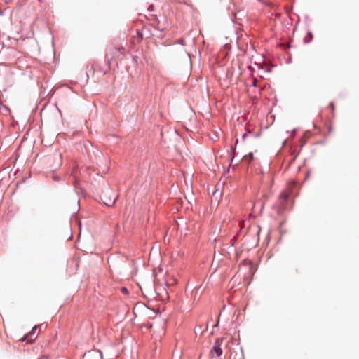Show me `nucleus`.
<instances>
[{
    "label": "nucleus",
    "instance_id": "nucleus-1",
    "mask_svg": "<svg viewBox=\"0 0 359 359\" xmlns=\"http://www.w3.org/2000/svg\"><path fill=\"white\" fill-rule=\"evenodd\" d=\"M290 196V191L285 190L283 191L279 197L278 202L280 203V208L284 210L287 208V201Z\"/></svg>",
    "mask_w": 359,
    "mask_h": 359
},
{
    "label": "nucleus",
    "instance_id": "nucleus-2",
    "mask_svg": "<svg viewBox=\"0 0 359 359\" xmlns=\"http://www.w3.org/2000/svg\"><path fill=\"white\" fill-rule=\"evenodd\" d=\"M116 197L114 198L113 199H109V201H104V203L107 205V206H112L114 205L115 202H116Z\"/></svg>",
    "mask_w": 359,
    "mask_h": 359
},
{
    "label": "nucleus",
    "instance_id": "nucleus-3",
    "mask_svg": "<svg viewBox=\"0 0 359 359\" xmlns=\"http://www.w3.org/2000/svg\"><path fill=\"white\" fill-rule=\"evenodd\" d=\"M253 159V154L252 152L249 153L248 155L244 156L243 160L250 161Z\"/></svg>",
    "mask_w": 359,
    "mask_h": 359
},
{
    "label": "nucleus",
    "instance_id": "nucleus-4",
    "mask_svg": "<svg viewBox=\"0 0 359 359\" xmlns=\"http://www.w3.org/2000/svg\"><path fill=\"white\" fill-rule=\"evenodd\" d=\"M37 328H38V326H34L32 328V331L30 332V333L29 334V335L34 334V333H35L36 330H37Z\"/></svg>",
    "mask_w": 359,
    "mask_h": 359
},
{
    "label": "nucleus",
    "instance_id": "nucleus-5",
    "mask_svg": "<svg viewBox=\"0 0 359 359\" xmlns=\"http://www.w3.org/2000/svg\"><path fill=\"white\" fill-rule=\"evenodd\" d=\"M121 292H122L123 293L126 294V293L128 292V290H127L126 287H122V288H121Z\"/></svg>",
    "mask_w": 359,
    "mask_h": 359
},
{
    "label": "nucleus",
    "instance_id": "nucleus-6",
    "mask_svg": "<svg viewBox=\"0 0 359 359\" xmlns=\"http://www.w3.org/2000/svg\"><path fill=\"white\" fill-rule=\"evenodd\" d=\"M308 36L310 38V41L313 39V35L311 32L308 33Z\"/></svg>",
    "mask_w": 359,
    "mask_h": 359
},
{
    "label": "nucleus",
    "instance_id": "nucleus-7",
    "mask_svg": "<svg viewBox=\"0 0 359 359\" xmlns=\"http://www.w3.org/2000/svg\"><path fill=\"white\" fill-rule=\"evenodd\" d=\"M252 86H257V79H253Z\"/></svg>",
    "mask_w": 359,
    "mask_h": 359
},
{
    "label": "nucleus",
    "instance_id": "nucleus-8",
    "mask_svg": "<svg viewBox=\"0 0 359 359\" xmlns=\"http://www.w3.org/2000/svg\"><path fill=\"white\" fill-rule=\"evenodd\" d=\"M330 107H332V109H334V104L332 102H331L330 104Z\"/></svg>",
    "mask_w": 359,
    "mask_h": 359
},
{
    "label": "nucleus",
    "instance_id": "nucleus-9",
    "mask_svg": "<svg viewBox=\"0 0 359 359\" xmlns=\"http://www.w3.org/2000/svg\"><path fill=\"white\" fill-rule=\"evenodd\" d=\"M107 195H108V193H105V194H104V198H107Z\"/></svg>",
    "mask_w": 359,
    "mask_h": 359
},
{
    "label": "nucleus",
    "instance_id": "nucleus-10",
    "mask_svg": "<svg viewBox=\"0 0 359 359\" xmlns=\"http://www.w3.org/2000/svg\"><path fill=\"white\" fill-rule=\"evenodd\" d=\"M245 136H246V134H244V135H243V138H245Z\"/></svg>",
    "mask_w": 359,
    "mask_h": 359
}]
</instances>
